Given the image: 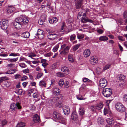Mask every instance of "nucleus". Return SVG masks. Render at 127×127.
Segmentation results:
<instances>
[{
    "instance_id": "obj_1",
    "label": "nucleus",
    "mask_w": 127,
    "mask_h": 127,
    "mask_svg": "<svg viewBox=\"0 0 127 127\" xmlns=\"http://www.w3.org/2000/svg\"><path fill=\"white\" fill-rule=\"evenodd\" d=\"M29 19L25 16H21L19 17L16 19L14 23V25L16 28L19 29L21 27L22 25H24L27 24L29 22Z\"/></svg>"
},
{
    "instance_id": "obj_2",
    "label": "nucleus",
    "mask_w": 127,
    "mask_h": 127,
    "mask_svg": "<svg viewBox=\"0 0 127 127\" xmlns=\"http://www.w3.org/2000/svg\"><path fill=\"white\" fill-rule=\"evenodd\" d=\"M53 116L54 119L58 120L57 122L63 124H65V119L58 111H54L53 113Z\"/></svg>"
},
{
    "instance_id": "obj_3",
    "label": "nucleus",
    "mask_w": 127,
    "mask_h": 127,
    "mask_svg": "<svg viewBox=\"0 0 127 127\" xmlns=\"http://www.w3.org/2000/svg\"><path fill=\"white\" fill-rule=\"evenodd\" d=\"M102 94L105 97H109L112 94V91L110 88H107L103 90Z\"/></svg>"
},
{
    "instance_id": "obj_4",
    "label": "nucleus",
    "mask_w": 127,
    "mask_h": 127,
    "mask_svg": "<svg viewBox=\"0 0 127 127\" xmlns=\"http://www.w3.org/2000/svg\"><path fill=\"white\" fill-rule=\"evenodd\" d=\"M8 20L6 19H3L0 22L1 28L3 30H6L8 27Z\"/></svg>"
},
{
    "instance_id": "obj_5",
    "label": "nucleus",
    "mask_w": 127,
    "mask_h": 127,
    "mask_svg": "<svg viewBox=\"0 0 127 127\" xmlns=\"http://www.w3.org/2000/svg\"><path fill=\"white\" fill-rule=\"evenodd\" d=\"M21 107L19 103L17 102L16 104L13 103L11 104L10 106V108L12 109L13 110L15 111L17 109V108L18 109H20Z\"/></svg>"
},
{
    "instance_id": "obj_6",
    "label": "nucleus",
    "mask_w": 127,
    "mask_h": 127,
    "mask_svg": "<svg viewBox=\"0 0 127 127\" xmlns=\"http://www.w3.org/2000/svg\"><path fill=\"white\" fill-rule=\"evenodd\" d=\"M98 59L97 57L95 56H93L91 57L90 60V61L91 64H95L98 62Z\"/></svg>"
},
{
    "instance_id": "obj_7",
    "label": "nucleus",
    "mask_w": 127,
    "mask_h": 127,
    "mask_svg": "<svg viewBox=\"0 0 127 127\" xmlns=\"http://www.w3.org/2000/svg\"><path fill=\"white\" fill-rule=\"evenodd\" d=\"M106 80L104 79H101L99 82V85L101 87H105L107 85Z\"/></svg>"
},
{
    "instance_id": "obj_8",
    "label": "nucleus",
    "mask_w": 127,
    "mask_h": 127,
    "mask_svg": "<svg viewBox=\"0 0 127 127\" xmlns=\"http://www.w3.org/2000/svg\"><path fill=\"white\" fill-rule=\"evenodd\" d=\"M37 34L38 38L39 39H42L44 37V32L42 30H38Z\"/></svg>"
},
{
    "instance_id": "obj_9",
    "label": "nucleus",
    "mask_w": 127,
    "mask_h": 127,
    "mask_svg": "<svg viewBox=\"0 0 127 127\" xmlns=\"http://www.w3.org/2000/svg\"><path fill=\"white\" fill-rule=\"evenodd\" d=\"M83 0H78L75 1V6L77 9H79L82 4Z\"/></svg>"
},
{
    "instance_id": "obj_10",
    "label": "nucleus",
    "mask_w": 127,
    "mask_h": 127,
    "mask_svg": "<svg viewBox=\"0 0 127 127\" xmlns=\"http://www.w3.org/2000/svg\"><path fill=\"white\" fill-rule=\"evenodd\" d=\"M70 47L69 46L65 47L63 50L61 52L60 54L61 55H66L69 52Z\"/></svg>"
},
{
    "instance_id": "obj_11",
    "label": "nucleus",
    "mask_w": 127,
    "mask_h": 127,
    "mask_svg": "<svg viewBox=\"0 0 127 127\" xmlns=\"http://www.w3.org/2000/svg\"><path fill=\"white\" fill-rule=\"evenodd\" d=\"M81 21L83 23L87 22L92 23L93 22L92 20L91 19H88V18L87 17H82Z\"/></svg>"
},
{
    "instance_id": "obj_12",
    "label": "nucleus",
    "mask_w": 127,
    "mask_h": 127,
    "mask_svg": "<svg viewBox=\"0 0 127 127\" xmlns=\"http://www.w3.org/2000/svg\"><path fill=\"white\" fill-rule=\"evenodd\" d=\"M91 53L90 50L87 49L84 50L83 53V55L84 57L86 58L89 57Z\"/></svg>"
},
{
    "instance_id": "obj_13",
    "label": "nucleus",
    "mask_w": 127,
    "mask_h": 127,
    "mask_svg": "<svg viewBox=\"0 0 127 127\" xmlns=\"http://www.w3.org/2000/svg\"><path fill=\"white\" fill-rule=\"evenodd\" d=\"M71 119L72 120H77L78 119V117L75 111L73 112L71 116Z\"/></svg>"
},
{
    "instance_id": "obj_14",
    "label": "nucleus",
    "mask_w": 127,
    "mask_h": 127,
    "mask_svg": "<svg viewBox=\"0 0 127 127\" xmlns=\"http://www.w3.org/2000/svg\"><path fill=\"white\" fill-rule=\"evenodd\" d=\"M33 121L34 123L39 122L40 121V117L37 114L35 115L33 117Z\"/></svg>"
},
{
    "instance_id": "obj_15",
    "label": "nucleus",
    "mask_w": 127,
    "mask_h": 127,
    "mask_svg": "<svg viewBox=\"0 0 127 127\" xmlns=\"http://www.w3.org/2000/svg\"><path fill=\"white\" fill-rule=\"evenodd\" d=\"M125 76L124 75L122 74L120 75V81H121V84H120V87H121V86L120 85H123L124 84V79H125Z\"/></svg>"
},
{
    "instance_id": "obj_16",
    "label": "nucleus",
    "mask_w": 127,
    "mask_h": 127,
    "mask_svg": "<svg viewBox=\"0 0 127 127\" xmlns=\"http://www.w3.org/2000/svg\"><path fill=\"white\" fill-rule=\"evenodd\" d=\"M60 92V90L58 88H54L53 89V93L55 95H59Z\"/></svg>"
},
{
    "instance_id": "obj_17",
    "label": "nucleus",
    "mask_w": 127,
    "mask_h": 127,
    "mask_svg": "<svg viewBox=\"0 0 127 127\" xmlns=\"http://www.w3.org/2000/svg\"><path fill=\"white\" fill-rule=\"evenodd\" d=\"M57 37V35L56 34H50L47 35L48 39L51 40H54Z\"/></svg>"
},
{
    "instance_id": "obj_18",
    "label": "nucleus",
    "mask_w": 127,
    "mask_h": 127,
    "mask_svg": "<svg viewBox=\"0 0 127 127\" xmlns=\"http://www.w3.org/2000/svg\"><path fill=\"white\" fill-rule=\"evenodd\" d=\"M30 36V33L28 32H23L21 34V36L22 37L26 38H29Z\"/></svg>"
},
{
    "instance_id": "obj_19",
    "label": "nucleus",
    "mask_w": 127,
    "mask_h": 127,
    "mask_svg": "<svg viewBox=\"0 0 127 127\" xmlns=\"http://www.w3.org/2000/svg\"><path fill=\"white\" fill-rule=\"evenodd\" d=\"M61 71L64 72L65 74H67L69 73V70H68V68L66 66L62 67L61 68Z\"/></svg>"
},
{
    "instance_id": "obj_20",
    "label": "nucleus",
    "mask_w": 127,
    "mask_h": 127,
    "mask_svg": "<svg viewBox=\"0 0 127 127\" xmlns=\"http://www.w3.org/2000/svg\"><path fill=\"white\" fill-rule=\"evenodd\" d=\"M63 111L65 115H67L70 112L69 108L67 107H64L63 109Z\"/></svg>"
},
{
    "instance_id": "obj_21",
    "label": "nucleus",
    "mask_w": 127,
    "mask_h": 127,
    "mask_svg": "<svg viewBox=\"0 0 127 127\" xmlns=\"http://www.w3.org/2000/svg\"><path fill=\"white\" fill-rule=\"evenodd\" d=\"M106 122L108 124L111 126L114 123L113 119L112 118L107 119L106 120Z\"/></svg>"
},
{
    "instance_id": "obj_22",
    "label": "nucleus",
    "mask_w": 127,
    "mask_h": 127,
    "mask_svg": "<svg viewBox=\"0 0 127 127\" xmlns=\"http://www.w3.org/2000/svg\"><path fill=\"white\" fill-rule=\"evenodd\" d=\"M15 10V8L13 6H11L9 7L7 10V12L8 14H9L13 12Z\"/></svg>"
},
{
    "instance_id": "obj_23",
    "label": "nucleus",
    "mask_w": 127,
    "mask_h": 127,
    "mask_svg": "<svg viewBox=\"0 0 127 127\" xmlns=\"http://www.w3.org/2000/svg\"><path fill=\"white\" fill-rule=\"evenodd\" d=\"M18 89L17 90L16 92L18 95H24L25 94V92H23V90L22 89H18L19 88H17Z\"/></svg>"
},
{
    "instance_id": "obj_24",
    "label": "nucleus",
    "mask_w": 127,
    "mask_h": 127,
    "mask_svg": "<svg viewBox=\"0 0 127 127\" xmlns=\"http://www.w3.org/2000/svg\"><path fill=\"white\" fill-rule=\"evenodd\" d=\"M103 104L102 103H99L96 105L95 106L96 109L100 110L103 107Z\"/></svg>"
},
{
    "instance_id": "obj_25",
    "label": "nucleus",
    "mask_w": 127,
    "mask_h": 127,
    "mask_svg": "<svg viewBox=\"0 0 127 127\" xmlns=\"http://www.w3.org/2000/svg\"><path fill=\"white\" fill-rule=\"evenodd\" d=\"M58 21V19L56 17L53 18L52 19L49 20V22L51 24L56 23Z\"/></svg>"
},
{
    "instance_id": "obj_26",
    "label": "nucleus",
    "mask_w": 127,
    "mask_h": 127,
    "mask_svg": "<svg viewBox=\"0 0 127 127\" xmlns=\"http://www.w3.org/2000/svg\"><path fill=\"white\" fill-rule=\"evenodd\" d=\"M79 113L80 115H83L85 114V110L84 108H79Z\"/></svg>"
},
{
    "instance_id": "obj_27",
    "label": "nucleus",
    "mask_w": 127,
    "mask_h": 127,
    "mask_svg": "<svg viewBox=\"0 0 127 127\" xmlns=\"http://www.w3.org/2000/svg\"><path fill=\"white\" fill-rule=\"evenodd\" d=\"M68 58L69 61L70 62L72 63L74 61V59L72 54L69 55L68 56Z\"/></svg>"
},
{
    "instance_id": "obj_28",
    "label": "nucleus",
    "mask_w": 127,
    "mask_h": 127,
    "mask_svg": "<svg viewBox=\"0 0 127 127\" xmlns=\"http://www.w3.org/2000/svg\"><path fill=\"white\" fill-rule=\"evenodd\" d=\"M120 112H122L125 111V108L122 104L120 103Z\"/></svg>"
},
{
    "instance_id": "obj_29",
    "label": "nucleus",
    "mask_w": 127,
    "mask_h": 127,
    "mask_svg": "<svg viewBox=\"0 0 127 127\" xmlns=\"http://www.w3.org/2000/svg\"><path fill=\"white\" fill-rule=\"evenodd\" d=\"M82 80L83 82H86L88 84V85H90L89 83H91L92 82L91 80L86 78H83L82 79Z\"/></svg>"
},
{
    "instance_id": "obj_30",
    "label": "nucleus",
    "mask_w": 127,
    "mask_h": 127,
    "mask_svg": "<svg viewBox=\"0 0 127 127\" xmlns=\"http://www.w3.org/2000/svg\"><path fill=\"white\" fill-rule=\"evenodd\" d=\"M99 40L101 41H106L108 40V38L106 36H103L99 37Z\"/></svg>"
},
{
    "instance_id": "obj_31",
    "label": "nucleus",
    "mask_w": 127,
    "mask_h": 127,
    "mask_svg": "<svg viewBox=\"0 0 127 127\" xmlns=\"http://www.w3.org/2000/svg\"><path fill=\"white\" fill-rule=\"evenodd\" d=\"M97 122L99 124L102 125L103 124L104 120L103 119L101 118H99L97 119Z\"/></svg>"
},
{
    "instance_id": "obj_32",
    "label": "nucleus",
    "mask_w": 127,
    "mask_h": 127,
    "mask_svg": "<svg viewBox=\"0 0 127 127\" xmlns=\"http://www.w3.org/2000/svg\"><path fill=\"white\" fill-rule=\"evenodd\" d=\"M25 126V123L21 122L17 124L16 127H24Z\"/></svg>"
},
{
    "instance_id": "obj_33",
    "label": "nucleus",
    "mask_w": 127,
    "mask_h": 127,
    "mask_svg": "<svg viewBox=\"0 0 127 127\" xmlns=\"http://www.w3.org/2000/svg\"><path fill=\"white\" fill-rule=\"evenodd\" d=\"M80 46V44H77L74 45L73 47V50L74 51H75Z\"/></svg>"
},
{
    "instance_id": "obj_34",
    "label": "nucleus",
    "mask_w": 127,
    "mask_h": 127,
    "mask_svg": "<svg viewBox=\"0 0 127 127\" xmlns=\"http://www.w3.org/2000/svg\"><path fill=\"white\" fill-rule=\"evenodd\" d=\"M8 78L6 76H4L0 78V83L3 82V81L8 80Z\"/></svg>"
},
{
    "instance_id": "obj_35",
    "label": "nucleus",
    "mask_w": 127,
    "mask_h": 127,
    "mask_svg": "<svg viewBox=\"0 0 127 127\" xmlns=\"http://www.w3.org/2000/svg\"><path fill=\"white\" fill-rule=\"evenodd\" d=\"M59 84L60 87H62L63 85L64 84V80L63 79H60L59 82Z\"/></svg>"
},
{
    "instance_id": "obj_36",
    "label": "nucleus",
    "mask_w": 127,
    "mask_h": 127,
    "mask_svg": "<svg viewBox=\"0 0 127 127\" xmlns=\"http://www.w3.org/2000/svg\"><path fill=\"white\" fill-rule=\"evenodd\" d=\"M111 65L110 64H108L105 65L103 68V70H107L111 67Z\"/></svg>"
},
{
    "instance_id": "obj_37",
    "label": "nucleus",
    "mask_w": 127,
    "mask_h": 127,
    "mask_svg": "<svg viewBox=\"0 0 127 127\" xmlns=\"http://www.w3.org/2000/svg\"><path fill=\"white\" fill-rule=\"evenodd\" d=\"M14 66V64H8L6 67L9 69H10L11 68H13Z\"/></svg>"
},
{
    "instance_id": "obj_38",
    "label": "nucleus",
    "mask_w": 127,
    "mask_h": 127,
    "mask_svg": "<svg viewBox=\"0 0 127 127\" xmlns=\"http://www.w3.org/2000/svg\"><path fill=\"white\" fill-rule=\"evenodd\" d=\"M18 58L14 59H9L8 61L10 62H14L18 60Z\"/></svg>"
},
{
    "instance_id": "obj_39",
    "label": "nucleus",
    "mask_w": 127,
    "mask_h": 127,
    "mask_svg": "<svg viewBox=\"0 0 127 127\" xmlns=\"http://www.w3.org/2000/svg\"><path fill=\"white\" fill-rule=\"evenodd\" d=\"M76 35L75 34H73L71 35L70 40L71 41L75 39Z\"/></svg>"
},
{
    "instance_id": "obj_40",
    "label": "nucleus",
    "mask_w": 127,
    "mask_h": 127,
    "mask_svg": "<svg viewBox=\"0 0 127 127\" xmlns=\"http://www.w3.org/2000/svg\"><path fill=\"white\" fill-rule=\"evenodd\" d=\"M57 76L59 77H63L64 76V74L60 72H58L56 73Z\"/></svg>"
},
{
    "instance_id": "obj_41",
    "label": "nucleus",
    "mask_w": 127,
    "mask_h": 127,
    "mask_svg": "<svg viewBox=\"0 0 127 127\" xmlns=\"http://www.w3.org/2000/svg\"><path fill=\"white\" fill-rule=\"evenodd\" d=\"M86 16V15L85 13H82V12H80L79 13L78 16H79L80 17L82 16V17H87Z\"/></svg>"
},
{
    "instance_id": "obj_42",
    "label": "nucleus",
    "mask_w": 127,
    "mask_h": 127,
    "mask_svg": "<svg viewBox=\"0 0 127 127\" xmlns=\"http://www.w3.org/2000/svg\"><path fill=\"white\" fill-rule=\"evenodd\" d=\"M19 65L22 68H25L27 66V65L25 63H20Z\"/></svg>"
},
{
    "instance_id": "obj_43",
    "label": "nucleus",
    "mask_w": 127,
    "mask_h": 127,
    "mask_svg": "<svg viewBox=\"0 0 127 127\" xmlns=\"http://www.w3.org/2000/svg\"><path fill=\"white\" fill-rule=\"evenodd\" d=\"M63 104L62 103H56L55 105V106L56 107L60 108L63 106Z\"/></svg>"
},
{
    "instance_id": "obj_44",
    "label": "nucleus",
    "mask_w": 127,
    "mask_h": 127,
    "mask_svg": "<svg viewBox=\"0 0 127 127\" xmlns=\"http://www.w3.org/2000/svg\"><path fill=\"white\" fill-rule=\"evenodd\" d=\"M115 107L116 109L118 111H119V103L117 102L115 105Z\"/></svg>"
},
{
    "instance_id": "obj_45",
    "label": "nucleus",
    "mask_w": 127,
    "mask_h": 127,
    "mask_svg": "<svg viewBox=\"0 0 127 127\" xmlns=\"http://www.w3.org/2000/svg\"><path fill=\"white\" fill-rule=\"evenodd\" d=\"M21 77V76L19 74H16L15 75V78L17 79Z\"/></svg>"
},
{
    "instance_id": "obj_46",
    "label": "nucleus",
    "mask_w": 127,
    "mask_h": 127,
    "mask_svg": "<svg viewBox=\"0 0 127 127\" xmlns=\"http://www.w3.org/2000/svg\"><path fill=\"white\" fill-rule=\"evenodd\" d=\"M39 85H42L44 87H46V83L45 82L41 81L40 82Z\"/></svg>"
},
{
    "instance_id": "obj_47",
    "label": "nucleus",
    "mask_w": 127,
    "mask_h": 127,
    "mask_svg": "<svg viewBox=\"0 0 127 127\" xmlns=\"http://www.w3.org/2000/svg\"><path fill=\"white\" fill-rule=\"evenodd\" d=\"M59 47V45H56L53 48V51H54V52H56L57 51Z\"/></svg>"
},
{
    "instance_id": "obj_48",
    "label": "nucleus",
    "mask_w": 127,
    "mask_h": 127,
    "mask_svg": "<svg viewBox=\"0 0 127 127\" xmlns=\"http://www.w3.org/2000/svg\"><path fill=\"white\" fill-rule=\"evenodd\" d=\"M69 83L68 81H66L64 82V84L63 85L65 87H69Z\"/></svg>"
},
{
    "instance_id": "obj_49",
    "label": "nucleus",
    "mask_w": 127,
    "mask_h": 127,
    "mask_svg": "<svg viewBox=\"0 0 127 127\" xmlns=\"http://www.w3.org/2000/svg\"><path fill=\"white\" fill-rule=\"evenodd\" d=\"M1 123L2 126L3 127L6 124L7 121L6 120H4L1 121Z\"/></svg>"
},
{
    "instance_id": "obj_50",
    "label": "nucleus",
    "mask_w": 127,
    "mask_h": 127,
    "mask_svg": "<svg viewBox=\"0 0 127 127\" xmlns=\"http://www.w3.org/2000/svg\"><path fill=\"white\" fill-rule=\"evenodd\" d=\"M65 25L64 23H63V25L62 26L60 30V32H63L64 31V27Z\"/></svg>"
},
{
    "instance_id": "obj_51",
    "label": "nucleus",
    "mask_w": 127,
    "mask_h": 127,
    "mask_svg": "<svg viewBox=\"0 0 127 127\" xmlns=\"http://www.w3.org/2000/svg\"><path fill=\"white\" fill-rule=\"evenodd\" d=\"M57 97L58 98V99L59 100H62L63 98V96L62 95H60Z\"/></svg>"
},
{
    "instance_id": "obj_52",
    "label": "nucleus",
    "mask_w": 127,
    "mask_h": 127,
    "mask_svg": "<svg viewBox=\"0 0 127 127\" xmlns=\"http://www.w3.org/2000/svg\"><path fill=\"white\" fill-rule=\"evenodd\" d=\"M38 23L40 25H42L43 24L44 21L42 20H38Z\"/></svg>"
},
{
    "instance_id": "obj_53",
    "label": "nucleus",
    "mask_w": 127,
    "mask_h": 127,
    "mask_svg": "<svg viewBox=\"0 0 127 127\" xmlns=\"http://www.w3.org/2000/svg\"><path fill=\"white\" fill-rule=\"evenodd\" d=\"M123 97L124 100L126 102H127V94L124 95Z\"/></svg>"
},
{
    "instance_id": "obj_54",
    "label": "nucleus",
    "mask_w": 127,
    "mask_h": 127,
    "mask_svg": "<svg viewBox=\"0 0 127 127\" xmlns=\"http://www.w3.org/2000/svg\"><path fill=\"white\" fill-rule=\"evenodd\" d=\"M43 74V73L42 72H40L37 75V78H40L42 76Z\"/></svg>"
},
{
    "instance_id": "obj_55",
    "label": "nucleus",
    "mask_w": 127,
    "mask_h": 127,
    "mask_svg": "<svg viewBox=\"0 0 127 127\" xmlns=\"http://www.w3.org/2000/svg\"><path fill=\"white\" fill-rule=\"evenodd\" d=\"M95 106H91V109L92 111H94L95 109H96Z\"/></svg>"
},
{
    "instance_id": "obj_56",
    "label": "nucleus",
    "mask_w": 127,
    "mask_h": 127,
    "mask_svg": "<svg viewBox=\"0 0 127 127\" xmlns=\"http://www.w3.org/2000/svg\"><path fill=\"white\" fill-rule=\"evenodd\" d=\"M84 36L83 35H78L77 38L78 39H81L84 38Z\"/></svg>"
},
{
    "instance_id": "obj_57",
    "label": "nucleus",
    "mask_w": 127,
    "mask_h": 127,
    "mask_svg": "<svg viewBox=\"0 0 127 127\" xmlns=\"http://www.w3.org/2000/svg\"><path fill=\"white\" fill-rule=\"evenodd\" d=\"M123 17L124 18H126L127 17V13L126 11H125L123 13Z\"/></svg>"
},
{
    "instance_id": "obj_58",
    "label": "nucleus",
    "mask_w": 127,
    "mask_h": 127,
    "mask_svg": "<svg viewBox=\"0 0 127 127\" xmlns=\"http://www.w3.org/2000/svg\"><path fill=\"white\" fill-rule=\"evenodd\" d=\"M97 32L99 34H101L103 32V31L101 29H99L97 31Z\"/></svg>"
},
{
    "instance_id": "obj_59",
    "label": "nucleus",
    "mask_w": 127,
    "mask_h": 127,
    "mask_svg": "<svg viewBox=\"0 0 127 127\" xmlns=\"http://www.w3.org/2000/svg\"><path fill=\"white\" fill-rule=\"evenodd\" d=\"M44 56L45 57H49L51 56V54L50 53H48L45 54L44 55Z\"/></svg>"
},
{
    "instance_id": "obj_60",
    "label": "nucleus",
    "mask_w": 127,
    "mask_h": 127,
    "mask_svg": "<svg viewBox=\"0 0 127 127\" xmlns=\"http://www.w3.org/2000/svg\"><path fill=\"white\" fill-rule=\"evenodd\" d=\"M104 115H106L108 113L107 110V108H105L104 110Z\"/></svg>"
},
{
    "instance_id": "obj_61",
    "label": "nucleus",
    "mask_w": 127,
    "mask_h": 127,
    "mask_svg": "<svg viewBox=\"0 0 127 127\" xmlns=\"http://www.w3.org/2000/svg\"><path fill=\"white\" fill-rule=\"evenodd\" d=\"M55 82L54 79H53L51 81V85L53 86L55 85Z\"/></svg>"
},
{
    "instance_id": "obj_62",
    "label": "nucleus",
    "mask_w": 127,
    "mask_h": 127,
    "mask_svg": "<svg viewBox=\"0 0 127 127\" xmlns=\"http://www.w3.org/2000/svg\"><path fill=\"white\" fill-rule=\"evenodd\" d=\"M10 56H17V54L15 53H12L9 55Z\"/></svg>"
},
{
    "instance_id": "obj_63",
    "label": "nucleus",
    "mask_w": 127,
    "mask_h": 127,
    "mask_svg": "<svg viewBox=\"0 0 127 127\" xmlns=\"http://www.w3.org/2000/svg\"><path fill=\"white\" fill-rule=\"evenodd\" d=\"M67 46H66V44H64L61 46V50L63 49L64 48L66 47Z\"/></svg>"
},
{
    "instance_id": "obj_64",
    "label": "nucleus",
    "mask_w": 127,
    "mask_h": 127,
    "mask_svg": "<svg viewBox=\"0 0 127 127\" xmlns=\"http://www.w3.org/2000/svg\"><path fill=\"white\" fill-rule=\"evenodd\" d=\"M36 84V83L34 82H32L30 83V85L31 86H34Z\"/></svg>"
}]
</instances>
